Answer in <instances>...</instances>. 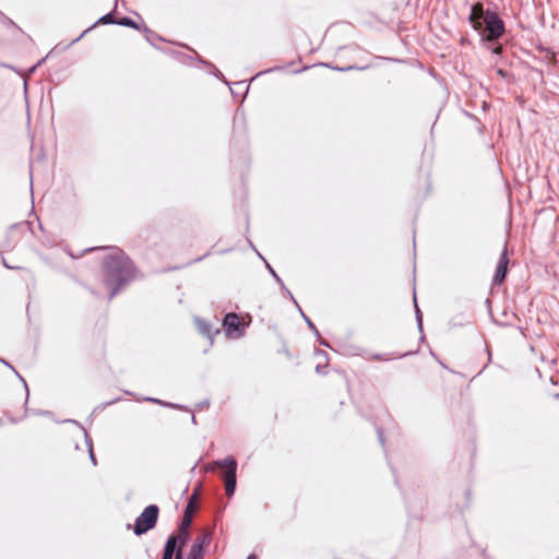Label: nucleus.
I'll list each match as a JSON object with an SVG mask.
<instances>
[{"instance_id": "1", "label": "nucleus", "mask_w": 559, "mask_h": 559, "mask_svg": "<svg viewBox=\"0 0 559 559\" xmlns=\"http://www.w3.org/2000/svg\"><path fill=\"white\" fill-rule=\"evenodd\" d=\"M106 250L109 252L102 260L103 284L112 299L134 280L135 265L121 249L106 247Z\"/></svg>"}, {"instance_id": "2", "label": "nucleus", "mask_w": 559, "mask_h": 559, "mask_svg": "<svg viewBox=\"0 0 559 559\" xmlns=\"http://www.w3.org/2000/svg\"><path fill=\"white\" fill-rule=\"evenodd\" d=\"M467 21L483 44L497 43L507 32L506 23L499 16L495 4L485 8L481 2L473 3Z\"/></svg>"}, {"instance_id": "3", "label": "nucleus", "mask_w": 559, "mask_h": 559, "mask_svg": "<svg viewBox=\"0 0 559 559\" xmlns=\"http://www.w3.org/2000/svg\"><path fill=\"white\" fill-rule=\"evenodd\" d=\"M237 461L233 455L225 459L216 460L206 467V472H211L222 480L224 489H236L237 486Z\"/></svg>"}, {"instance_id": "4", "label": "nucleus", "mask_w": 559, "mask_h": 559, "mask_svg": "<svg viewBox=\"0 0 559 559\" xmlns=\"http://www.w3.org/2000/svg\"><path fill=\"white\" fill-rule=\"evenodd\" d=\"M159 509L156 504L147 506L143 512L135 519L133 532L141 536L154 528L158 520Z\"/></svg>"}, {"instance_id": "5", "label": "nucleus", "mask_w": 559, "mask_h": 559, "mask_svg": "<svg viewBox=\"0 0 559 559\" xmlns=\"http://www.w3.org/2000/svg\"><path fill=\"white\" fill-rule=\"evenodd\" d=\"M222 326L225 334L230 338H239L245 335L246 329L239 316L236 312H227L222 319Z\"/></svg>"}, {"instance_id": "6", "label": "nucleus", "mask_w": 559, "mask_h": 559, "mask_svg": "<svg viewBox=\"0 0 559 559\" xmlns=\"http://www.w3.org/2000/svg\"><path fill=\"white\" fill-rule=\"evenodd\" d=\"M200 493L201 491H193L192 496L189 498L179 526L178 533L181 534V536L189 538V527L192 522V516L198 509L199 500L201 497Z\"/></svg>"}, {"instance_id": "7", "label": "nucleus", "mask_w": 559, "mask_h": 559, "mask_svg": "<svg viewBox=\"0 0 559 559\" xmlns=\"http://www.w3.org/2000/svg\"><path fill=\"white\" fill-rule=\"evenodd\" d=\"M187 542L188 537L181 536L179 533L169 535L164 546L162 559H173L178 550L183 551Z\"/></svg>"}, {"instance_id": "8", "label": "nucleus", "mask_w": 559, "mask_h": 559, "mask_svg": "<svg viewBox=\"0 0 559 559\" xmlns=\"http://www.w3.org/2000/svg\"><path fill=\"white\" fill-rule=\"evenodd\" d=\"M509 257H508V248L507 242L504 243V247L502 249V252L500 253L499 260L496 265V270L492 276L491 285L492 286H500L507 275H508V265H509Z\"/></svg>"}, {"instance_id": "9", "label": "nucleus", "mask_w": 559, "mask_h": 559, "mask_svg": "<svg viewBox=\"0 0 559 559\" xmlns=\"http://www.w3.org/2000/svg\"><path fill=\"white\" fill-rule=\"evenodd\" d=\"M117 9V2L115 3L114 10L111 12H108L100 16L95 23H93L88 28H86L79 37L74 38L68 47L72 46L73 44L81 40L88 32H91L93 28H95L97 25H109L115 24L117 25L118 19H115L114 11Z\"/></svg>"}, {"instance_id": "10", "label": "nucleus", "mask_w": 559, "mask_h": 559, "mask_svg": "<svg viewBox=\"0 0 559 559\" xmlns=\"http://www.w3.org/2000/svg\"><path fill=\"white\" fill-rule=\"evenodd\" d=\"M194 322L200 334L207 337L211 341V343L214 342V336L221 333V329L214 328L211 322L204 319L195 317Z\"/></svg>"}, {"instance_id": "11", "label": "nucleus", "mask_w": 559, "mask_h": 559, "mask_svg": "<svg viewBox=\"0 0 559 559\" xmlns=\"http://www.w3.org/2000/svg\"><path fill=\"white\" fill-rule=\"evenodd\" d=\"M142 31L145 33V39L146 41L152 45L154 48L163 50V48L158 47L155 41H166V39L148 28L145 24H142Z\"/></svg>"}, {"instance_id": "12", "label": "nucleus", "mask_w": 559, "mask_h": 559, "mask_svg": "<svg viewBox=\"0 0 559 559\" xmlns=\"http://www.w3.org/2000/svg\"><path fill=\"white\" fill-rule=\"evenodd\" d=\"M317 66L324 67V68L334 70V71H338V72H347V71H350V70L364 71V70H367L369 68V66H364V67H358V66L338 67V66H334L331 62H319V63H317Z\"/></svg>"}, {"instance_id": "13", "label": "nucleus", "mask_w": 559, "mask_h": 559, "mask_svg": "<svg viewBox=\"0 0 559 559\" xmlns=\"http://www.w3.org/2000/svg\"><path fill=\"white\" fill-rule=\"evenodd\" d=\"M117 25L129 27V28H132V29H135V31H142V25L139 24L138 22H135L130 16L119 17L118 21H117Z\"/></svg>"}, {"instance_id": "14", "label": "nucleus", "mask_w": 559, "mask_h": 559, "mask_svg": "<svg viewBox=\"0 0 559 559\" xmlns=\"http://www.w3.org/2000/svg\"><path fill=\"white\" fill-rule=\"evenodd\" d=\"M413 301H414V306H415V318H416L417 328H418L419 332L423 333V313H421V311H420V309L418 307L417 297H416V293L415 292H414V295H413ZM420 340L421 341L425 340L424 334H421Z\"/></svg>"}, {"instance_id": "15", "label": "nucleus", "mask_w": 559, "mask_h": 559, "mask_svg": "<svg viewBox=\"0 0 559 559\" xmlns=\"http://www.w3.org/2000/svg\"><path fill=\"white\" fill-rule=\"evenodd\" d=\"M212 540V533L211 532H204L200 536H198L192 546H198L200 549H204L206 545H209Z\"/></svg>"}, {"instance_id": "16", "label": "nucleus", "mask_w": 559, "mask_h": 559, "mask_svg": "<svg viewBox=\"0 0 559 559\" xmlns=\"http://www.w3.org/2000/svg\"><path fill=\"white\" fill-rule=\"evenodd\" d=\"M297 310L299 311L301 318L305 320L308 328L312 331L316 338H320V332L317 329L316 324L311 321V319L302 311L301 307L297 305Z\"/></svg>"}, {"instance_id": "17", "label": "nucleus", "mask_w": 559, "mask_h": 559, "mask_svg": "<svg viewBox=\"0 0 559 559\" xmlns=\"http://www.w3.org/2000/svg\"><path fill=\"white\" fill-rule=\"evenodd\" d=\"M240 90L242 91L241 93L245 97L249 91V84H246L245 80L235 82L234 87H230V93L234 96H237L240 93Z\"/></svg>"}, {"instance_id": "18", "label": "nucleus", "mask_w": 559, "mask_h": 559, "mask_svg": "<svg viewBox=\"0 0 559 559\" xmlns=\"http://www.w3.org/2000/svg\"><path fill=\"white\" fill-rule=\"evenodd\" d=\"M197 60H198L200 63H202V64H204V66H206V67L211 68V69H212L211 73H212L214 76H216V78H217V79H219V80H224V81H225L223 73H222V72H221V71H219V70H218V69H217L213 63H211L210 61H207V60L203 59V58H202V57H200V56H197Z\"/></svg>"}, {"instance_id": "19", "label": "nucleus", "mask_w": 559, "mask_h": 559, "mask_svg": "<svg viewBox=\"0 0 559 559\" xmlns=\"http://www.w3.org/2000/svg\"><path fill=\"white\" fill-rule=\"evenodd\" d=\"M205 555L204 549H200L198 546H192L188 552L187 559H203Z\"/></svg>"}, {"instance_id": "20", "label": "nucleus", "mask_w": 559, "mask_h": 559, "mask_svg": "<svg viewBox=\"0 0 559 559\" xmlns=\"http://www.w3.org/2000/svg\"><path fill=\"white\" fill-rule=\"evenodd\" d=\"M16 377L20 379V381L23 383V386H24V390H25V393H26V399H25V411H24V416L25 417L28 413V408H27V402H28V399H29V389H28V385L25 381V379L19 373V371L14 368V370H12Z\"/></svg>"}, {"instance_id": "21", "label": "nucleus", "mask_w": 559, "mask_h": 559, "mask_svg": "<svg viewBox=\"0 0 559 559\" xmlns=\"http://www.w3.org/2000/svg\"><path fill=\"white\" fill-rule=\"evenodd\" d=\"M16 377L20 379V381L23 383V386H24V390H25V393H26V399H25V411H24V416L25 417L28 413V408H27V402H28V399H29V389H28V385L25 381V379L19 373V371L14 368V370H12Z\"/></svg>"}, {"instance_id": "22", "label": "nucleus", "mask_w": 559, "mask_h": 559, "mask_svg": "<svg viewBox=\"0 0 559 559\" xmlns=\"http://www.w3.org/2000/svg\"><path fill=\"white\" fill-rule=\"evenodd\" d=\"M166 52H168L169 55L174 56L178 61H180L182 63H188L189 61L192 60V57H190L187 53L180 52V51L168 49Z\"/></svg>"}, {"instance_id": "23", "label": "nucleus", "mask_w": 559, "mask_h": 559, "mask_svg": "<svg viewBox=\"0 0 559 559\" xmlns=\"http://www.w3.org/2000/svg\"><path fill=\"white\" fill-rule=\"evenodd\" d=\"M266 269L269 273L272 275V277L280 284L283 285V281L280 277V275L276 273V271L272 267V265L265 261Z\"/></svg>"}, {"instance_id": "24", "label": "nucleus", "mask_w": 559, "mask_h": 559, "mask_svg": "<svg viewBox=\"0 0 559 559\" xmlns=\"http://www.w3.org/2000/svg\"><path fill=\"white\" fill-rule=\"evenodd\" d=\"M69 421L79 425L83 429L84 438H85V443L87 445V449L88 450L93 449V441H92L91 437L87 435L86 430L76 420L71 419Z\"/></svg>"}, {"instance_id": "25", "label": "nucleus", "mask_w": 559, "mask_h": 559, "mask_svg": "<svg viewBox=\"0 0 559 559\" xmlns=\"http://www.w3.org/2000/svg\"><path fill=\"white\" fill-rule=\"evenodd\" d=\"M163 407L191 412L187 406L171 402H166V404H163Z\"/></svg>"}, {"instance_id": "26", "label": "nucleus", "mask_w": 559, "mask_h": 559, "mask_svg": "<svg viewBox=\"0 0 559 559\" xmlns=\"http://www.w3.org/2000/svg\"><path fill=\"white\" fill-rule=\"evenodd\" d=\"M120 399H114L111 401H108V402H104V403H100L98 406H96L93 411V414L96 413V412H99V411H103L106 406L108 405H112L115 404L116 402H118Z\"/></svg>"}, {"instance_id": "27", "label": "nucleus", "mask_w": 559, "mask_h": 559, "mask_svg": "<svg viewBox=\"0 0 559 559\" xmlns=\"http://www.w3.org/2000/svg\"><path fill=\"white\" fill-rule=\"evenodd\" d=\"M282 290L284 292V294L295 304V306L297 307V305H299L297 302V300L295 299L294 295L292 294V292L285 286V284L283 283V285H280Z\"/></svg>"}, {"instance_id": "28", "label": "nucleus", "mask_w": 559, "mask_h": 559, "mask_svg": "<svg viewBox=\"0 0 559 559\" xmlns=\"http://www.w3.org/2000/svg\"><path fill=\"white\" fill-rule=\"evenodd\" d=\"M142 401L158 404L160 406H163V404H166L165 401L156 399V397H151V396L143 397Z\"/></svg>"}, {"instance_id": "29", "label": "nucleus", "mask_w": 559, "mask_h": 559, "mask_svg": "<svg viewBox=\"0 0 559 559\" xmlns=\"http://www.w3.org/2000/svg\"><path fill=\"white\" fill-rule=\"evenodd\" d=\"M377 437L382 447L385 444L384 432L381 427H377Z\"/></svg>"}, {"instance_id": "30", "label": "nucleus", "mask_w": 559, "mask_h": 559, "mask_svg": "<svg viewBox=\"0 0 559 559\" xmlns=\"http://www.w3.org/2000/svg\"><path fill=\"white\" fill-rule=\"evenodd\" d=\"M29 412L32 415H38V416H48L51 414V412H49V411L31 409Z\"/></svg>"}, {"instance_id": "31", "label": "nucleus", "mask_w": 559, "mask_h": 559, "mask_svg": "<svg viewBox=\"0 0 559 559\" xmlns=\"http://www.w3.org/2000/svg\"><path fill=\"white\" fill-rule=\"evenodd\" d=\"M276 70H280V67H274V68L266 69V70H264V71H260L258 74H255V75L251 79V81H252V80H254L255 78H258V76L262 75V74L270 73V72H273V71H276Z\"/></svg>"}, {"instance_id": "32", "label": "nucleus", "mask_w": 559, "mask_h": 559, "mask_svg": "<svg viewBox=\"0 0 559 559\" xmlns=\"http://www.w3.org/2000/svg\"><path fill=\"white\" fill-rule=\"evenodd\" d=\"M95 250H106V247H91L83 250L82 253H80V257H83L84 253L92 252Z\"/></svg>"}, {"instance_id": "33", "label": "nucleus", "mask_w": 559, "mask_h": 559, "mask_svg": "<svg viewBox=\"0 0 559 559\" xmlns=\"http://www.w3.org/2000/svg\"><path fill=\"white\" fill-rule=\"evenodd\" d=\"M497 74H498L500 78H502V79H507V78H509V75H510L508 71H506V70H503V69H500V68H499V69H497Z\"/></svg>"}, {"instance_id": "34", "label": "nucleus", "mask_w": 559, "mask_h": 559, "mask_svg": "<svg viewBox=\"0 0 559 559\" xmlns=\"http://www.w3.org/2000/svg\"><path fill=\"white\" fill-rule=\"evenodd\" d=\"M372 359L374 360H389L391 359L390 357H385V355H382V354H376L372 356Z\"/></svg>"}, {"instance_id": "35", "label": "nucleus", "mask_w": 559, "mask_h": 559, "mask_svg": "<svg viewBox=\"0 0 559 559\" xmlns=\"http://www.w3.org/2000/svg\"><path fill=\"white\" fill-rule=\"evenodd\" d=\"M317 340H318V342H319V344H320L321 346H324V347L331 348V346H330L329 342H328L326 340L322 338V336H321V335H320V338H317Z\"/></svg>"}, {"instance_id": "36", "label": "nucleus", "mask_w": 559, "mask_h": 559, "mask_svg": "<svg viewBox=\"0 0 559 559\" xmlns=\"http://www.w3.org/2000/svg\"><path fill=\"white\" fill-rule=\"evenodd\" d=\"M88 454H90V459H91V462L93 463V465H96L97 461H96V456H95L93 449L88 450Z\"/></svg>"}, {"instance_id": "37", "label": "nucleus", "mask_w": 559, "mask_h": 559, "mask_svg": "<svg viewBox=\"0 0 559 559\" xmlns=\"http://www.w3.org/2000/svg\"><path fill=\"white\" fill-rule=\"evenodd\" d=\"M0 21L2 23H8L10 25H14L15 26V23L11 19H9L5 14H4V17H0Z\"/></svg>"}, {"instance_id": "38", "label": "nucleus", "mask_w": 559, "mask_h": 559, "mask_svg": "<svg viewBox=\"0 0 559 559\" xmlns=\"http://www.w3.org/2000/svg\"><path fill=\"white\" fill-rule=\"evenodd\" d=\"M210 254H211V252H206L205 254H203V255H201V257H199V258L194 259L193 261H191V262H190V264H192V263H197V262H200V261H202L204 258L209 257Z\"/></svg>"}, {"instance_id": "39", "label": "nucleus", "mask_w": 559, "mask_h": 559, "mask_svg": "<svg viewBox=\"0 0 559 559\" xmlns=\"http://www.w3.org/2000/svg\"><path fill=\"white\" fill-rule=\"evenodd\" d=\"M209 405H210L209 400H204V401L200 402L197 406H198V408H203V407H209Z\"/></svg>"}, {"instance_id": "40", "label": "nucleus", "mask_w": 559, "mask_h": 559, "mask_svg": "<svg viewBox=\"0 0 559 559\" xmlns=\"http://www.w3.org/2000/svg\"><path fill=\"white\" fill-rule=\"evenodd\" d=\"M0 362H1V365H5L11 370H14V367L9 361H7L5 359H3L1 357H0Z\"/></svg>"}, {"instance_id": "41", "label": "nucleus", "mask_w": 559, "mask_h": 559, "mask_svg": "<svg viewBox=\"0 0 559 559\" xmlns=\"http://www.w3.org/2000/svg\"><path fill=\"white\" fill-rule=\"evenodd\" d=\"M324 369H325V366H322V365H317V367H316V371L318 373H323V374L326 373Z\"/></svg>"}, {"instance_id": "42", "label": "nucleus", "mask_w": 559, "mask_h": 559, "mask_svg": "<svg viewBox=\"0 0 559 559\" xmlns=\"http://www.w3.org/2000/svg\"><path fill=\"white\" fill-rule=\"evenodd\" d=\"M173 559H183V551L182 550H178L176 556Z\"/></svg>"}, {"instance_id": "43", "label": "nucleus", "mask_w": 559, "mask_h": 559, "mask_svg": "<svg viewBox=\"0 0 559 559\" xmlns=\"http://www.w3.org/2000/svg\"><path fill=\"white\" fill-rule=\"evenodd\" d=\"M192 489H194V490L203 489V485H202L200 481H198V483L193 486V488H192Z\"/></svg>"}, {"instance_id": "44", "label": "nucleus", "mask_w": 559, "mask_h": 559, "mask_svg": "<svg viewBox=\"0 0 559 559\" xmlns=\"http://www.w3.org/2000/svg\"><path fill=\"white\" fill-rule=\"evenodd\" d=\"M317 354L328 359V353L325 350H318Z\"/></svg>"}, {"instance_id": "45", "label": "nucleus", "mask_w": 559, "mask_h": 559, "mask_svg": "<svg viewBox=\"0 0 559 559\" xmlns=\"http://www.w3.org/2000/svg\"><path fill=\"white\" fill-rule=\"evenodd\" d=\"M29 178H31V190L33 189V170L29 168Z\"/></svg>"}, {"instance_id": "46", "label": "nucleus", "mask_w": 559, "mask_h": 559, "mask_svg": "<svg viewBox=\"0 0 559 559\" xmlns=\"http://www.w3.org/2000/svg\"><path fill=\"white\" fill-rule=\"evenodd\" d=\"M491 51H492V53L498 55V53L501 52V49L499 47H495V48L491 49Z\"/></svg>"}, {"instance_id": "47", "label": "nucleus", "mask_w": 559, "mask_h": 559, "mask_svg": "<svg viewBox=\"0 0 559 559\" xmlns=\"http://www.w3.org/2000/svg\"><path fill=\"white\" fill-rule=\"evenodd\" d=\"M3 261V265L7 267V269H14L13 266L10 265V262H7L4 259H2Z\"/></svg>"}, {"instance_id": "48", "label": "nucleus", "mask_w": 559, "mask_h": 559, "mask_svg": "<svg viewBox=\"0 0 559 559\" xmlns=\"http://www.w3.org/2000/svg\"><path fill=\"white\" fill-rule=\"evenodd\" d=\"M3 261V265L7 267V269H14L13 266L10 265V262H7L4 259H2Z\"/></svg>"}, {"instance_id": "49", "label": "nucleus", "mask_w": 559, "mask_h": 559, "mask_svg": "<svg viewBox=\"0 0 559 559\" xmlns=\"http://www.w3.org/2000/svg\"><path fill=\"white\" fill-rule=\"evenodd\" d=\"M47 58H48V56L44 57L36 64H38V67L41 66L46 61Z\"/></svg>"}, {"instance_id": "50", "label": "nucleus", "mask_w": 559, "mask_h": 559, "mask_svg": "<svg viewBox=\"0 0 559 559\" xmlns=\"http://www.w3.org/2000/svg\"><path fill=\"white\" fill-rule=\"evenodd\" d=\"M249 242H250V246H251V247L255 250V252L258 253L259 258H261V259H263V260H264V258L262 257V254H260V252H259V251L253 247L252 242H251V241H249Z\"/></svg>"}, {"instance_id": "51", "label": "nucleus", "mask_w": 559, "mask_h": 559, "mask_svg": "<svg viewBox=\"0 0 559 559\" xmlns=\"http://www.w3.org/2000/svg\"><path fill=\"white\" fill-rule=\"evenodd\" d=\"M191 421L193 425H197V418H195V415L192 413L191 415Z\"/></svg>"}, {"instance_id": "52", "label": "nucleus", "mask_w": 559, "mask_h": 559, "mask_svg": "<svg viewBox=\"0 0 559 559\" xmlns=\"http://www.w3.org/2000/svg\"><path fill=\"white\" fill-rule=\"evenodd\" d=\"M247 559H258V557H257L255 555L251 554V555H249V556L247 557Z\"/></svg>"}, {"instance_id": "53", "label": "nucleus", "mask_w": 559, "mask_h": 559, "mask_svg": "<svg viewBox=\"0 0 559 559\" xmlns=\"http://www.w3.org/2000/svg\"><path fill=\"white\" fill-rule=\"evenodd\" d=\"M37 68H38V64H34V66L29 69V71H31V72H34Z\"/></svg>"}, {"instance_id": "54", "label": "nucleus", "mask_w": 559, "mask_h": 559, "mask_svg": "<svg viewBox=\"0 0 559 559\" xmlns=\"http://www.w3.org/2000/svg\"><path fill=\"white\" fill-rule=\"evenodd\" d=\"M409 354H411V353H405V354H401V355H399V356H396V357H397V358H403V357H405V356H407V355H409Z\"/></svg>"}, {"instance_id": "55", "label": "nucleus", "mask_w": 559, "mask_h": 559, "mask_svg": "<svg viewBox=\"0 0 559 559\" xmlns=\"http://www.w3.org/2000/svg\"><path fill=\"white\" fill-rule=\"evenodd\" d=\"M486 305L490 308V306H491L490 299H488V298L486 299Z\"/></svg>"}, {"instance_id": "56", "label": "nucleus", "mask_w": 559, "mask_h": 559, "mask_svg": "<svg viewBox=\"0 0 559 559\" xmlns=\"http://www.w3.org/2000/svg\"><path fill=\"white\" fill-rule=\"evenodd\" d=\"M226 492L228 493V497H229V498L235 493V491H234V490L226 491Z\"/></svg>"}, {"instance_id": "57", "label": "nucleus", "mask_w": 559, "mask_h": 559, "mask_svg": "<svg viewBox=\"0 0 559 559\" xmlns=\"http://www.w3.org/2000/svg\"><path fill=\"white\" fill-rule=\"evenodd\" d=\"M1 66H2V67H4V68L13 69V67H12V66H10V64H4V63H3V64H1Z\"/></svg>"}, {"instance_id": "58", "label": "nucleus", "mask_w": 559, "mask_h": 559, "mask_svg": "<svg viewBox=\"0 0 559 559\" xmlns=\"http://www.w3.org/2000/svg\"><path fill=\"white\" fill-rule=\"evenodd\" d=\"M69 255L72 258V259H76L78 257L74 255L72 252L69 251Z\"/></svg>"}, {"instance_id": "59", "label": "nucleus", "mask_w": 559, "mask_h": 559, "mask_svg": "<svg viewBox=\"0 0 559 559\" xmlns=\"http://www.w3.org/2000/svg\"><path fill=\"white\" fill-rule=\"evenodd\" d=\"M550 382H551L554 385H556V384H557V381H555L552 377L550 378Z\"/></svg>"}, {"instance_id": "60", "label": "nucleus", "mask_w": 559, "mask_h": 559, "mask_svg": "<svg viewBox=\"0 0 559 559\" xmlns=\"http://www.w3.org/2000/svg\"><path fill=\"white\" fill-rule=\"evenodd\" d=\"M229 250H221V251H217V253L222 254V253H225V252H228Z\"/></svg>"}, {"instance_id": "61", "label": "nucleus", "mask_w": 559, "mask_h": 559, "mask_svg": "<svg viewBox=\"0 0 559 559\" xmlns=\"http://www.w3.org/2000/svg\"><path fill=\"white\" fill-rule=\"evenodd\" d=\"M183 489L188 490L189 489V484H187Z\"/></svg>"}, {"instance_id": "62", "label": "nucleus", "mask_w": 559, "mask_h": 559, "mask_svg": "<svg viewBox=\"0 0 559 559\" xmlns=\"http://www.w3.org/2000/svg\"><path fill=\"white\" fill-rule=\"evenodd\" d=\"M168 270H178V267L174 266V267H169Z\"/></svg>"}, {"instance_id": "63", "label": "nucleus", "mask_w": 559, "mask_h": 559, "mask_svg": "<svg viewBox=\"0 0 559 559\" xmlns=\"http://www.w3.org/2000/svg\"><path fill=\"white\" fill-rule=\"evenodd\" d=\"M0 17H4V13L0 11Z\"/></svg>"}, {"instance_id": "64", "label": "nucleus", "mask_w": 559, "mask_h": 559, "mask_svg": "<svg viewBox=\"0 0 559 559\" xmlns=\"http://www.w3.org/2000/svg\"><path fill=\"white\" fill-rule=\"evenodd\" d=\"M555 399H559V393H557V394L555 395Z\"/></svg>"}]
</instances>
